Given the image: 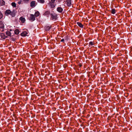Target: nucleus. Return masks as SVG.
<instances>
[{
	"mask_svg": "<svg viewBox=\"0 0 132 132\" xmlns=\"http://www.w3.org/2000/svg\"><path fill=\"white\" fill-rule=\"evenodd\" d=\"M29 20L31 21H33L35 20V15L32 14H30L29 17Z\"/></svg>",
	"mask_w": 132,
	"mask_h": 132,
	"instance_id": "1",
	"label": "nucleus"
},
{
	"mask_svg": "<svg viewBox=\"0 0 132 132\" xmlns=\"http://www.w3.org/2000/svg\"><path fill=\"white\" fill-rule=\"evenodd\" d=\"M1 36L2 39L3 40L5 39L7 37L5 35V34L4 33L1 34Z\"/></svg>",
	"mask_w": 132,
	"mask_h": 132,
	"instance_id": "2",
	"label": "nucleus"
},
{
	"mask_svg": "<svg viewBox=\"0 0 132 132\" xmlns=\"http://www.w3.org/2000/svg\"><path fill=\"white\" fill-rule=\"evenodd\" d=\"M36 5V2L35 1H32L30 3V6L32 7H35Z\"/></svg>",
	"mask_w": 132,
	"mask_h": 132,
	"instance_id": "3",
	"label": "nucleus"
},
{
	"mask_svg": "<svg viewBox=\"0 0 132 132\" xmlns=\"http://www.w3.org/2000/svg\"><path fill=\"white\" fill-rule=\"evenodd\" d=\"M4 27V22L2 21H0V28L3 29Z\"/></svg>",
	"mask_w": 132,
	"mask_h": 132,
	"instance_id": "4",
	"label": "nucleus"
},
{
	"mask_svg": "<svg viewBox=\"0 0 132 132\" xmlns=\"http://www.w3.org/2000/svg\"><path fill=\"white\" fill-rule=\"evenodd\" d=\"M11 12V11L10 10H7L5 12V13L6 16H8L10 14Z\"/></svg>",
	"mask_w": 132,
	"mask_h": 132,
	"instance_id": "5",
	"label": "nucleus"
},
{
	"mask_svg": "<svg viewBox=\"0 0 132 132\" xmlns=\"http://www.w3.org/2000/svg\"><path fill=\"white\" fill-rule=\"evenodd\" d=\"M57 11L60 13L62 12L63 10L62 8L60 7H58L57 9Z\"/></svg>",
	"mask_w": 132,
	"mask_h": 132,
	"instance_id": "6",
	"label": "nucleus"
},
{
	"mask_svg": "<svg viewBox=\"0 0 132 132\" xmlns=\"http://www.w3.org/2000/svg\"><path fill=\"white\" fill-rule=\"evenodd\" d=\"M19 20L22 23H24L25 21L24 18H23L22 16L21 17L19 18Z\"/></svg>",
	"mask_w": 132,
	"mask_h": 132,
	"instance_id": "7",
	"label": "nucleus"
},
{
	"mask_svg": "<svg viewBox=\"0 0 132 132\" xmlns=\"http://www.w3.org/2000/svg\"><path fill=\"white\" fill-rule=\"evenodd\" d=\"M66 2L68 6H70L71 5V0H67Z\"/></svg>",
	"mask_w": 132,
	"mask_h": 132,
	"instance_id": "8",
	"label": "nucleus"
},
{
	"mask_svg": "<svg viewBox=\"0 0 132 132\" xmlns=\"http://www.w3.org/2000/svg\"><path fill=\"white\" fill-rule=\"evenodd\" d=\"M51 18L52 19L56 20L57 18V16L55 15L51 14Z\"/></svg>",
	"mask_w": 132,
	"mask_h": 132,
	"instance_id": "9",
	"label": "nucleus"
},
{
	"mask_svg": "<svg viewBox=\"0 0 132 132\" xmlns=\"http://www.w3.org/2000/svg\"><path fill=\"white\" fill-rule=\"evenodd\" d=\"M38 3L41 4H44L45 2V0H37Z\"/></svg>",
	"mask_w": 132,
	"mask_h": 132,
	"instance_id": "10",
	"label": "nucleus"
},
{
	"mask_svg": "<svg viewBox=\"0 0 132 132\" xmlns=\"http://www.w3.org/2000/svg\"><path fill=\"white\" fill-rule=\"evenodd\" d=\"M77 24L80 28H83V25L81 23L79 22H77Z\"/></svg>",
	"mask_w": 132,
	"mask_h": 132,
	"instance_id": "11",
	"label": "nucleus"
},
{
	"mask_svg": "<svg viewBox=\"0 0 132 132\" xmlns=\"http://www.w3.org/2000/svg\"><path fill=\"white\" fill-rule=\"evenodd\" d=\"M27 33L26 31H24L22 32L21 34V35L22 36H26L27 35Z\"/></svg>",
	"mask_w": 132,
	"mask_h": 132,
	"instance_id": "12",
	"label": "nucleus"
},
{
	"mask_svg": "<svg viewBox=\"0 0 132 132\" xmlns=\"http://www.w3.org/2000/svg\"><path fill=\"white\" fill-rule=\"evenodd\" d=\"M0 5L1 6H3L5 5V2L3 0H1L0 1Z\"/></svg>",
	"mask_w": 132,
	"mask_h": 132,
	"instance_id": "13",
	"label": "nucleus"
},
{
	"mask_svg": "<svg viewBox=\"0 0 132 132\" xmlns=\"http://www.w3.org/2000/svg\"><path fill=\"white\" fill-rule=\"evenodd\" d=\"M6 34L8 36H11V33L9 31H7L6 32Z\"/></svg>",
	"mask_w": 132,
	"mask_h": 132,
	"instance_id": "14",
	"label": "nucleus"
},
{
	"mask_svg": "<svg viewBox=\"0 0 132 132\" xmlns=\"http://www.w3.org/2000/svg\"><path fill=\"white\" fill-rule=\"evenodd\" d=\"M12 17H14L15 15V14L13 12H11L10 14Z\"/></svg>",
	"mask_w": 132,
	"mask_h": 132,
	"instance_id": "15",
	"label": "nucleus"
},
{
	"mask_svg": "<svg viewBox=\"0 0 132 132\" xmlns=\"http://www.w3.org/2000/svg\"><path fill=\"white\" fill-rule=\"evenodd\" d=\"M50 27L49 26H47L45 27V30L47 31H48L50 29Z\"/></svg>",
	"mask_w": 132,
	"mask_h": 132,
	"instance_id": "16",
	"label": "nucleus"
},
{
	"mask_svg": "<svg viewBox=\"0 0 132 132\" xmlns=\"http://www.w3.org/2000/svg\"><path fill=\"white\" fill-rule=\"evenodd\" d=\"M14 32H15V34L16 35H18L19 33V31L18 29H16L14 31Z\"/></svg>",
	"mask_w": 132,
	"mask_h": 132,
	"instance_id": "17",
	"label": "nucleus"
},
{
	"mask_svg": "<svg viewBox=\"0 0 132 132\" xmlns=\"http://www.w3.org/2000/svg\"><path fill=\"white\" fill-rule=\"evenodd\" d=\"M39 12L38 11H37L35 12V16L37 17L39 15Z\"/></svg>",
	"mask_w": 132,
	"mask_h": 132,
	"instance_id": "18",
	"label": "nucleus"
},
{
	"mask_svg": "<svg viewBox=\"0 0 132 132\" xmlns=\"http://www.w3.org/2000/svg\"><path fill=\"white\" fill-rule=\"evenodd\" d=\"M116 10L114 9H113L111 10V12L112 14H114L116 13Z\"/></svg>",
	"mask_w": 132,
	"mask_h": 132,
	"instance_id": "19",
	"label": "nucleus"
},
{
	"mask_svg": "<svg viewBox=\"0 0 132 132\" xmlns=\"http://www.w3.org/2000/svg\"><path fill=\"white\" fill-rule=\"evenodd\" d=\"M11 5L12 6L14 7H16V3L15 2H12L11 3Z\"/></svg>",
	"mask_w": 132,
	"mask_h": 132,
	"instance_id": "20",
	"label": "nucleus"
},
{
	"mask_svg": "<svg viewBox=\"0 0 132 132\" xmlns=\"http://www.w3.org/2000/svg\"><path fill=\"white\" fill-rule=\"evenodd\" d=\"M51 3V7L52 8H54L55 7V4H53V3Z\"/></svg>",
	"mask_w": 132,
	"mask_h": 132,
	"instance_id": "21",
	"label": "nucleus"
},
{
	"mask_svg": "<svg viewBox=\"0 0 132 132\" xmlns=\"http://www.w3.org/2000/svg\"><path fill=\"white\" fill-rule=\"evenodd\" d=\"M56 1V0H49V2L50 3H54Z\"/></svg>",
	"mask_w": 132,
	"mask_h": 132,
	"instance_id": "22",
	"label": "nucleus"
},
{
	"mask_svg": "<svg viewBox=\"0 0 132 132\" xmlns=\"http://www.w3.org/2000/svg\"><path fill=\"white\" fill-rule=\"evenodd\" d=\"M50 14V12L49 11H47L45 12L44 14L45 15H47Z\"/></svg>",
	"mask_w": 132,
	"mask_h": 132,
	"instance_id": "23",
	"label": "nucleus"
},
{
	"mask_svg": "<svg viewBox=\"0 0 132 132\" xmlns=\"http://www.w3.org/2000/svg\"><path fill=\"white\" fill-rule=\"evenodd\" d=\"M24 3H27L28 2L29 0H22Z\"/></svg>",
	"mask_w": 132,
	"mask_h": 132,
	"instance_id": "24",
	"label": "nucleus"
},
{
	"mask_svg": "<svg viewBox=\"0 0 132 132\" xmlns=\"http://www.w3.org/2000/svg\"><path fill=\"white\" fill-rule=\"evenodd\" d=\"M3 17V14L0 12V19H1Z\"/></svg>",
	"mask_w": 132,
	"mask_h": 132,
	"instance_id": "25",
	"label": "nucleus"
},
{
	"mask_svg": "<svg viewBox=\"0 0 132 132\" xmlns=\"http://www.w3.org/2000/svg\"><path fill=\"white\" fill-rule=\"evenodd\" d=\"M89 45H90L92 46L93 45V44L92 42H89Z\"/></svg>",
	"mask_w": 132,
	"mask_h": 132,
	"instance_id": "26",
	"label": "nucleus"
},
{
	"mask_svg": "<svg viewBox=\"0 0 132 132\" xmlns=\"http://www.w3.org/2000/svg\"><path fill=\"white\" fill-rule=\"evenodd\" d=\"M22 1H20L18 2V3L19 4H21Z\"/></svg>",
	"mask_w": 132,
	"mask_h": 132,
	"instance_id": "27",
	"label": "nucleus"
},
{
	"mask_svg": "<svg viewBox=\"0 0 132 132\" xmlns=\"http://www.w3.org/2000/svg\"><path fill=\"white\" fill-rule=\"evenodd\" d=\"M64 39L63 38L61 40V42H64Z\"/></svg>",
	"mask_w": 132,
	"mask_h": 132,
	"instance_id": "28",
	"label": "nucleus"
},
{
	"mask_svg": "<svg viewBox=\"0 0 132 132\" xmlns=\"http://www.w3.org/2000/svg\"><path fill=\"white\" fill-rule=\"evenodd\" d=\"M12 30L11 29H10V31H12Z\"/></svg>",
	"mask_w": 132,
	"mask_h": 132,
	"instance_id": "29",
	"label": "nucleus"
}]
</instances>
